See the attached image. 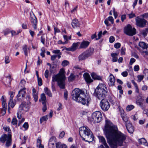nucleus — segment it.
<instances>
[{"mask_svg":"<svg viewBox=\"0 0 148 148\" xmlns=\"http://www.w3.org/2000/svg\"><path fill=\"white\" fill-rule=\"evenodd\" d=\"M3 128L5 131L9 133L7 134H4L2 135L0 138V141L3 143L6 142L5 146L8 147L11 145L12 142V135L10 134L11 132V130L8 127H4Z\"/></svg>","mask_w":148,"mask_h":148,"instance_id":"obj_6","label":"nucleus"},{"mask_svg":"<svg viewBox=\"0 0 148 148\" xmlns=\"http://www.w3.org/2000/svg\"><path fill=\"white\" fill-rule=\"evenodd\" d=\"M136 25L140 27H144L147 23V21L143 18H141L137 16L135 19Z\"/></svg>","mask_w":148,"mask_h":148,"instance_id":"obj_10","label":"nucleus"},{"mask_svg":"<svg viewBox=\"0 0 148 148\" xmlns=\"http://www.w3.org/2000/svg\"><path fill=\"white\" fill-rule=\"evenodd\" d=\"M41 102L42 104L46 103V98L45 95L44 93H42L41 95Z\"/></svg>","mask_w":148,"mask_h":148,"instance_id":"obj_28","label":"nucleus"},{"mask_svg":"<svg viewBox=\"0 0 148 148\" xmlns=\"http://www.w3.org/2000/svg\"><path fill=\"white\" fill-rule=\"evenodd\" d=\"M49 72V70L48 69H47L45 71L44 74L45 76L47 79L48 78Z\"/></svg>","mask_w":148,"mask_h":148,"instance_id":"obj_47","label":"nucleus"},{"mask_svg":"<svg viewBox=\"0 0 148 148\" xmlns=\"http://www.w3.org/2000/svg\"><path fill=\"white\" fill-rule=\"evenodd\" d=\"M107 19L109 21H110L112 24L114 23V19L112 16H109Z\"/></svg>","mask_w":148,"mask_h":148,"instance_id":"obj_53","label":"nucleus"},{"mask_svg":"<svg viewBox=\"0 0 148 148\" xmlns=\"http://www.w3.org/2000/svg\"><path fill=\"white\" fill-rule=\"evenodd\" d=\"M52 52L55 54H61V53L60 52V50L58 49L53 50Z\"/></svg>","mask_w":148,"mask_h":148,"instance_id":"obj_54","label":"nucleus"},{"mask_svg":"<svg viewBox=\"0 0 148 148\" xmlns=\"http://www.w3.org/2000/svg\"><path fill=\"white\" fill-rule=\"evenodd\" d=\"M64 72V70L62 69L59 73L54 75L52 77L51 85L52 88L54 87V82L56 81L58 86L61 88H65V77Z\"/></svg>","mask_w":148,"mask_h":148,"instance_id":"obj_4","label":"nucleus"},{"mask_svg":"<svg viewBox=\"0 0 148 148\" xmlns=\"http://www.w3.org/2000/svg\"><path fill=\"white\" fill-rule=\"evenodd\" d=\"M17 120L16 118H13L12 121V123L14 125H16L17 124Z\"/></svg>","mask_w":148,"mask_h":148,"instance_id":"obj_45","label":"nucleus"},{"mask_svg":"<svg viewBox=\"0 0 148 148\" xmlns=\"http://www.w3.org/2000/svg\"><path fill=\"white\" fill-rule=\"evenodd\" d=\"M118 55V53H112L111 54V55L112 58V61L113 62H116L117 61V56Z\"/></svg>","mask_w":148,"mask_h":148,"instance_id":"obj_24","label":"nucleus"},{"mask_svg":"<svg viewBox=\"0 0 148 148\" xmlns=\"http://www.w3.org/2000/svg\"><path fill=\"white\" fill-rule=\"evenodd\" d=\"M48 119L47 115H45L41 118L40 120V123H42V122L45 121H47Z\"/></svg>","mask_w":148,"mask_h":148,"instance_id":"obj_35","label":"nucleus"},{"mask_svg":"<svg viewBox=\"0 0 148 148\" xmlns=\"http://www.w3.org/2000/svg\"><path fill=\"white\" fill-rule=\"evenodd\" d=\"M22 50L25 56H28V53L29 51V48H28L27 45H25L23 46Z\"/></svg>","mask_w":148,"mask_h":148,"instance_id":"obj_25","label":"nucleus"},{"mask_svg":"<svg viewBox=\"0 0 148 148\" xmlns=\"http://www.w3.org/2000/svg\"><path fill=\"white\" fill-rule=\"evenodd\" d=\"M121 74L123 77H126L128 75V73L126 71H124L121 73Z\"/></svg>","mask_w":148,"mask_h":148,"instance_id":"obj_60","label":"nucleus"},{"mask_svg":"<svg viewBox=\"0 0 148 148\" xmlns=\"http://www.w3.org/2000/svg\"><path fill=\"white\" fill-rule=\"evenodd\" d=\"M91 76L93 79H95L100 80L101 78L100 77L97 75L95 73H92Z\"/></svg>","mask_w":148,"mask_h":148,"instance_id":"obj_29","label":"nucleus"},{"mask_svg":"<svg viewBox=\"0 0 148 148\" xmlns=\"http://www.w3.org/2000/svg\"><path fill=\"white\" fill-rule=\"evenodd\" d=\"M38 83L39 86H41L42 84V80L41 78L38 77Z\"/></svg>","mask_w":148,"mask_h":148,"instance_id":"obj_48","label":"nucleus"},{"mask_svg":"<svg viewBox=\"0 0 148 148\" xmlns=\"http://www.w3.org/2000/svg\"><path fill=\"white\" fill-rule=\"evenodd\" d=\"M145 74L144 76L147 78V79L148 80V69H145L144 71Z\"/></svg>","mask_w":148,"mask_h":148,"instance_id":"obj_42","label":"nucleus"},{"mask_svg":"<svg viewBox=\"0 0 148 148\" xmlns=\"http://www.w3.org/2000/svg\"><path fill=\"white\" fill-rule=\"evenodd\" d=\"M139 69V66L138 65H135L134 68V71H138Z\"/></svg>","mask_w":148,"mask_h":148,"instance_id":"obj_61","label":"nucleus"},{"mask_svg":"<svg viewBox=\"0 0 148 148\" xmlns=\"http://www.w3.org/2000/svg\"><path fill=\"white\" fill-rule=\"evenodd\" d=\"M25 88L21 89L18 92V93L17 95V99L19 101H22V98L24 97L26 93Z\"/></svg>","mask_w":148,"mask_h":148,"instance_id":"obj_14","label":"nucleus"},{"mask_svg":"<svg viewBox=\"0 0 148 148\" xmlns=\"http://www.w3.org/2000/svg\"><path fill=\"white\" fill-rule=\"evenodd\" d=\"M75 78V76L72 74H71L69 77V81H71L73 80Z\"/></svg>","mask_w":148,"mask_h":148,"instance_id":"obj_52","label":"nucleus"},{"mask_svg":"<svg viewBox=\"0 0 148 148\" xmlns=\"http://www.w3.org/2000/svg\"><path fill=\"white\" fill-rule=\"evenodd\" d=\"M139 46L143 49H145L148 46V44L143 42H140L139 43Z\"/></svg>","mask_w":148,"mask_h":148,"instance_id":"obj_26","label":"nucleus"},{"mask_svg":"<svg viewBox=\"0 0 148 148\" xmlns=\"http://www.w3.org/2000/svg\"><path fill=\"white\" fill-rule=\"evenodd\" d=\"M122 118L123 121L125 122V125L130 123V122L128 120V118L126 116H122Z\"/></svg>","mask_w":148,"mask_h":148,"instance_id":"obj_32","label":"nucleus"},{"mask_svg":"<svg viewBox=\"0 0 148 148\" xmlns=\"http://www.w3.org/2000/svg\"><path fill=\"white\" fill-rule=\"evenodd\" d=\"M23 112L21 111L18 110L17 113V117L19 119H21L22 118V114Z\"/></svg>","mask_w":148,"mask_h":148,"instance_id":"obj_38","label":"nucleus"},{"mask_svg":"<svg viewBox=\"0 0 148 148\" xmlns=\"http://www.w3.org/2000/svg\"><path fill=\"white\" fill-rule=\"evenodd\" d=\"M33 97L34 98L35 101L36 102L38 99V96L37 92H35L33 94Z\"/></svg>","mask_w":148,"mask_h":148,"instance_id":"obj_43","label":"nucleus"},{"mask_svg":"<svg viewBox=\"0 0 148 148\" xmlns=\"http://www.w3.org/2000/svg\"><path fill=\"white\" fill-rule=\"evenodd\" d=\"M130 18H131L136 16L135 14L134 13H131L128 14Z\"/></svg>","mask_w":148,"mask_h":148,"instance_id":"obj_59","label":"nucleus"},{"mask_svg":"<svg viewBox=\"0 0 148 148\" xmlns=\"http://www.w3.org/2000/svg\"><path fill=\"white\" fill-rule=\"evenodd\" d=\"M71 25L74 28L79 27V23L78 20L77 19H74L73 20L71 23Z\"/></svg>","mask_w":148,"mask_h":148,"instance_id":"obj_21","label":"nucleus"},{"mask_svg":"<svg viewBox=\"0 0 148 148\" xmlns=\"http://www.w3.org/2000/svg\"><path fill=\"white\" fill-rule=\"evenodd\" d=\"M69 63V62L66 60H64L62 63V65L63 66H67Z\"/></svg>","mask_w":148,"mask_h":148,"instance_id":"obj_40","label":"nucleus"},{"mask_svg":"<svg viewBox=\"0 0 148 148\" xmlns=\"http://www.w3.org/2000/svg\"><path fill=\"white\" fill-rule=\"evenodd\" d=\"M6 108L5 107H3L1 110V113L2 115L5 114L6 112Z\"/></svg>","mask_w":148,"mask_h":148,"instance_id":"obj_44","label":"nucleus"},{"mask_svg":"<svg viewBox=\"0 0 148 148\" xmlns=\"http://www.w3.org/2000/svg\"><path fill=\"white\" fill-rule=\"evenodd\" d=\"M98 137L99 139V141L105 147H106L108 145L107 144L105 138L103 136H99Z\"/></svg>","mask_w":148,"mask_h":148,"instance_id":"obj_23","label":"nucleus"},{"mask_svg":"<svg viewBox=\"0 0 148 148\" xmlns=\"http://www.w3.org/2000/svg\"><path fill=\"white\" fill-rule=\"evenodd\" d=\"M42 104L43 105L42 110L43 112H45L47 109L46 104V103H44V104Z\"/></svg>","mask_w":148,"mask_h":148,"instance_id":"obj_63","label":"nucleus"},{"mask_svg":"<svg viewBox=\"0 0 148 148\" xmlns=\"http://www.w3.org/2000/svg\"><path fill=\"white\" fill-rule=\"evenodd\" d=\"M107 90V88L105 84H100L95 90L94 95L99 99H102L106 95Z\"/></svg>","mask_w":148,"mask_h":148,"instance_id":"obj_5","label":"nucleus"},{"mask_svg":"<svg viewBox=\"0 0 148 148\" xmlns=\"http://www.w3.org/2000/svg\"><path fill=\"white\" fill-rule=\"evenodd\" d=\"M56 148H67V146L65 144H62L60 142H58L56 144Z\"/></svg>","mask_w":148,"mask_h":148,"instance_id":"obj_27","label":"nucleus"},{"mask_svg":"<svg viewBox=\"0 0 148 148\" xmlns=\"http://www.w3.org/2000/svg\"><path fill=\"white\" fill-rule=\"evenodd\" d=\"M7 79L6 80H8V82L9 84H10L12 81L11 76L10 75H9L8 76H7Z\"/></svg>","mask_w":148,"mask_h":148,"instance_id":"obj_56","label":"nucleus"},{"mask_svg":"<svg viewBox=\"0 0 148 148\" xmlns=\"http://www.w3.org/2000/svg\"><path fill=\"white\" fill-rule=\"evenodd\" d=\"M30 105V102L29 101L27 103H23L19 106L18 110L27 112L29 110Z\"/></svg>","mask_w":148,"mask_h":148,"instance_id":"obj_12","label":"nucleus"},{"mask_svg":"<svg viewBox=\"0 0 148 148\" xmlns=\"http://www.w3.org/2000/svg\"><path fill=\"white\" fill-rule=\"evenodd\" d=\"M44 90L45 91V93L49 97H52V95L51 93V92L50 90H49V89L47 87H45L44 88Z\"/></svg>","mask_w":148,"mask_h":148,"instance_id":"obj_33","label":"nucleus"},{"mask_svg":"<svg viewBox=\"0 0 148 148\" xmlns=\"http://www.w3.org/2000/svg\"><path fill=\"white\" fill-rule=\"evenodd\" d=\"M94 51L93 49H90L82 53L78 56L79 61L84 60L90 56L93 53Z\"/></svg>","mask_w":148,"mask_h":148,"instance_id":"obj_7","label":"nucleus"},{"mask_svg":"<svg viewBox=\"0 0 148 148\" xmlns=\"http://www.w3.org/2000/svg\"><path fill=\"white\" fill-rule=\"evenodd\" d=\"M42 145L41 144V140L40 139H38L37 140V146L38 147V146Z\"/></svg>","mask_w":148,"mask_h":148,"instance_id":"obj_57","label":"nucleus"},{"mask_svg":"<svg viewBox=\"0 0 148 148\" xmlns=\"http://www.w3.org/2000/svg\"><path fill=\"white\" fill-rule=\"evenodd\" d=\"M8 104L9 106H10L12 108L16 104L15 101H9Z\"/></svg>","mask_w":148,"mask_h":148,"instance_id":"obj_37","label":"nucleus"},{"mask_svg":"<svg viewBox=\"0 0 148 148\" xmlns=\"http://www.w3.org/2000/svg\"><path fill=\"white\" fill-rule=\"evenodd\" d=\"M79 44V42H77V43H73L72 44V46L71 47L73 51H75L77 49V47L78 46V45Z\"/></svg>","mask_w":148,"mask_h":148,"instance_id":"obj_30","label":"nucleus"},{"mask_svg":"<svg viewBox=\"0 0 148 148\" xmlns=\"http://www.w3.org/2000/svg\"><path fill=\"white\" fill-rule=\"evenodd\" d=\"M23 127L25 129V130H27L29 127L28 123L27 122H25L23 125Z\"/></svg>","mask_w":148,"mask_h":148,"instance_id":"obj_46","label":"nucleus"},{"mask_svg":"<svg viewBox=\"0 0 148 148\" xmlns=\"http://www.w3.org/2000/svg\"><path fill=\"white\" fill-rule=\"evenodd\" d=\"M135 61H136V60L134 58H131L130 59V65H132V64L135 62Z\"/></svg>","mask_w":148,"mask_h":148,"instance_id":"obj_58","label":"nucleus"},{"mask_svg":"<svg viewBox=\"0 0 148 148\" xmlns=\"http://www.w3.org/2000/svg\"><path fill=\"white\" fill-rule=\"evenodd\" d=\"M90 42L86 40H84L81 43L79 48L80 49L86 48L89 45Z\"/></svg>","mask_w":148,"mask_h":148,"instance_id":"obj_20","label":"nucleus"},{"mask_svg":"<svg viewBox=\"0 0 148 148\" xmlns=\"http://www.w3.org/2000/svg\"><path fill=\"white\" fill-rule=\"evenodd\" d=\"M102 115L101 113L99 111H96L93 112L91 116V121L93 123H98L101 120Z\"/></svg>","mask_w":148,"mask_h":148,"instance_id":"obj_8","label":"nucleus"},{"mask_svg":"<svg viewBox=\"0 0 148 148\" xmlns=\"http://www.w3.org/2000/svg\"><path fill=\"white\" fill-rule=\"evenodd\" d=\"M30 21L32 25L35 30H36L37 28V20L34 14L32 16H31L30 17Z\"/></svg>","mask_w":148,"mask_h":148,"instance_id":"obj_13","label":"nucleus"},{"mask_svg":"<svg viewBox=\"0 0 148 148\" xmlns=\"http://www.w3.org/2000/svg\"><path fill=\"white\" fill-rule=\"evenodd\" d=\"M114 40L115 38L113 36H110L109 38V41L110 43H113L114 41Z\"/></svg>","mask_w":148,"mask_h":148,"instance_id":"obj_55","label":"nucleus"},{"mask_svg":"<svg viewBox=\"0 0 148 148\" xmlns=\"http://www.w3.org/2000/svg\"><path fill=\"white\" fill-rule=\"evenodd\" d=\"M72 98L77 102L81 103L83 105L88 106L91 100L90 95L85 94L84 91L79 88H75L72 92Z\"/></svg>","mask_w":148,"mask_h":148,"instance_id":"obj_2","label":"nucleus"},{"mask_svg":"<svg viewBox=\"0 0 148 148\" xmlns=\"http://www.w3.org/2000/svg\"><path fill=\"white\" fill-rule=\"evenodd\" d=\"M49 69L50 72V74L53 73L56 71V68L53 65L50 67Z\"/></svg>","mask_w":148,"mask_h":148,"instance_id":"obj_36","label":"nucleus"},{"mask_svg":"<svg viewBox=\"0 0 148 148\" xmlns=\"http://www.w3.org/2000/svg\"><path fill=\"white\" fill-rule=\"evenodd\" d=\"M10 57L8 56H6L5 58V64H7L10 62Z\"/></svg>","mask_w":148,"mask_h":148,"instance_id":"obj_41","label":"nucleus"},{"mask_svg":"<svg viewBox=\"0 0 148 148\" xmlns=\"http://www.w3.org/2000/svg\"><path fill=\"white\" fill-rule=\"evenodd\" d=\"M102 31H100L98 34V38H96V40H98L101 37L102 34Z\"/></svg>","mask_w":148,"mask_h":148,"instance_id":"obj_51","label":"nucleus"},{"mask_svg":"<svg viewBox=\"0 0 148 148\" xmlns=\"http://www.w3.org/2000/svg\"><path fill=\"white\" fill-rule=\"evenodd\" d=\"M121 45L120 43L117 42L114 45V47L115 48L118 49L120 47Z\"/></svg>","mask_w":148,"mask_h":148,"instance_id":"obj_49","label":"nucleus"},{"mask_svg":"<svg viewBox=\"0 0 148 148\" xmlns=\"http://www.w3.org/2000/svg\"><path fill=\"white\" fill-rule=\"evenodd\" d=\"M144 99H143L142 96L140 95H139L137 96L136 100V103L140 107H142L143 106V102Z\"/></svg>","mask_w":148,"mask_h":148,"instance_id":"obj_17","label":"nucleus"},{"mask_svg":"<svg viewBox=\"0 0 148 148\" xmlns=\"http://www.w3.org/2000/svg\"><path fill=\"white\" fill-rule=\"evenodd\" d=\"M3 32L4 33V35L5 36H6L10 33V31L9 29H6L3 31Z\"/></svg>","mask_w":148,"mask_h":148,"instance_id":"obj_64","label":"nucleus"},{"mask_svg":"<svg viewBox=\"0 0 148 148\" xmlns=\"http://www.w3.org/2000/svg\"><path fill=\"white\" fill-rule=\"evenodd\" d=\"M56 140V138L55 137L52 136L50 138L48 143V146L49 148H54Z\"/></svg>","mask_w":148,"mask_h":148,"instance_id":"obj_15","label":"nucleus"},{"mask_svg":"<svg viewBox=\"0 0 148 148\" xmlns=\"http://www.w3.org/2000/svg\"><path fill=\"white\" fill-rule=\"evenodd\" d=\"M105 132L108 143L112 148H117V145L122 146L126 139L125 135L118 130L110 121L106 120Z\"/></svg>","mask_w":148,"mask_h":148,"instance_id":"obj_1","label":"nucleus"},{"mask_svg":"<svg viewBox=\"0 0 148 148\" xmlns=\"http://www.w3.org/2000/svg\"><path fill=\"white\" fill-rule=\"evenodd\" d=\"M125 126L127 130L129 133L132 134L134 132V127L130 123L126 125Z\"/></svg>","mask_w":148,"mask_h":148,"instance_id":"obj_19","label":"nucleus"},{"mask_svg":"<svg viewBox=\"0 0 148 148\" xmlns=\"http://www.w3.org/2000/svg\"><path fill=\"white\" fill-rule=\"evenodd\" d=\"M41 52L40 53V55L43 57H45V48L43 47L41 49Z\"/></svg>","mask_w":148,"mask_h":148,"instance_id":"obj_39","label":"nucleus"},{"mask_svg":"<svg viewBox=\"0 0 148 148\" xmlns=\"http://www.w3.org/2000/svg\"><path fill=\"white\" fill-rule=\"evenodd\" d=\"M79 132L82 139L90 143L94 140V136L88 127L83 126L80 127L79 129Z\"/></svg>","mask_w":148,"mask_h":148,"instance_id":"obj_3","label":"nucleus"},{"mask_svg":"<svg viewBox=\"0 0 148 148\" xmlns=\"http://www.w3.org/2000/svg\"><path fill=\"white\" fill-rule=\"evenodd\" d=\"M138 82H140L143 78V77L142 75H138Z\"/></svg>","mask_w":148,"mask_h":148,"instance_id":"obj_62","label":"nucleus"},{"mask_svg":"<svg viewBox=\"0 0 148 148\" xmlns=\"http://www.w3.org/2000/svg\"><path fill=\"white\" fill-rule=\"evenodd\" d=\"M83 76L86 81L87 83H90L93 82V80L91 79L90 75L88 73H85Z\"/></svg>","mask_w":148,"mask_h":148,"instance_id":"obj_18","label":"nucleus"},{"mask_svg":"<svg viewBox=\"0 0 148 148\" xmlns=\"http://www.w3.org/2000/svg\"><path fill=\"white\" fill-rule=\"evenodd\" d=\"M134 108V106L132 105H128L126 108V110L127 112L130 111Z\"/></svg>","mask_w":148,"mask_h":148,"instance_id":"obj_34","label":"nucleus"},{"mask_svg":"<svg viewBox=\"0 0 148 148\" xmlns=\"http://www.w3.org/2000/svg\"><path fill=\"white\" fill-rule=\"evenodd\" d=\"M100 106L103 110L106 111L109 108L110 105L107 100L102 99L100 103Z\"/></svg>","mask_w":148,"mask_h":148,"instance_id":"obj_11","label":"nucleus"},{"mask_svg":"<svg viewBox=\"0 0 148 148\" xmlns=\"http://www.w3.org/2000/svg\"><path fill=\"white\" fill-rule=\"evenodd\" d=\"M136 31V29L134 28H132V26L129 24L124 29L125 33L130 36H132L135 34Z\"/></svg>","mask_w":148,"mask_h":148,"instance_id":"obj_9","label":"nucleus"},{"mask_svg":"<svg viewBox=\"0 0 148 148\" xmlns=\"http://www.w3.org/2000/svg\"><path fill=\"white\" fill-rule=\"evenodd\" d=\"M109 85L110 86H112L114 85L115 79L114 76L112 74H110L109 77Z\"/></svg>","mask_w":148,"mask_h":148,"instance_id":"obj_16","label":"nucleus"},{"mask_svg":"<svg viewBox=\"0 0 148 148\" xmlns=\"http://www.w3.org/2000/svg\"><path fill=\"white\" fill-rule=\"evenodd\" d=\"M132 82L134 85V87L135 88V91L136 92L138 93H139V89L137 84L135 82L134 80H132Z\"/></svg>","mask_w":148,"mask_h":148,"instance_id":"obj_31","label":"nucleus"},{"mask_svg":"<svg viewBox=\"0 0 148 148\" xmlns=\"http://www.w3.org/2000/svg\"><path fill=\"white\" fill-rule=\"evenodd\" d=\"M139 144L143 145L145 146H148V143L147 140L144 138H142L138 140Z\"/></svg>","mask_w":148,"mask_h":148,"instance_id":"obj_22","label":"nucleus"},{"mask_svg":"<svg viewBox=\"0 0 148 148\" xmlns=\"http://www.w3.org/2000/svg\"><path fill=\"white\" fill-rule=\"evenodd\" d=\"M125 48H124L123 47H122L121 50V55H124L125 54Z\"/></svg>","mask_w":148,"mask_h":148,"instance_id":"obj_50","label":"nucleus"}]
</instances>
